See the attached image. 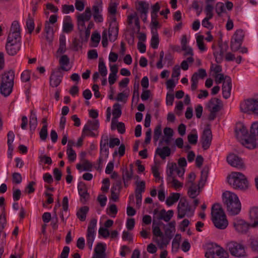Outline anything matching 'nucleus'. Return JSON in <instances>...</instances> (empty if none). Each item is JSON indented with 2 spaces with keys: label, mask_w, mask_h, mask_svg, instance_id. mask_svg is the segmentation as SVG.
Wrapping results in <instances>:
<instances>
[{
  "label": "nucleus",
  "mask_w": 258,
  "mask_h": 258,
  "mask_svg": "<svg viewBox=\"0 0 258 258\" xmlns=\"http://www.w3.org/2000/svg\"><path fill=\"white\" fill-rule=\"evenodd\" d=\"M187 139L190 144L195 145L198 142V136L196 134H189L187 136Z\"/></svg>",
  "instance_id": "nucleus-59"
},
{
  "label": "nucleus",
  "mask_w": 258,
  "mask_h": 258,
  "mask_svg": "<svg viewBox=\"0 0 258 258\" xmlns=\"http://www.w3.org/2000/svg\"><path fill=\"white\" fill-rule=\"evenodd\" d=\"M114 22L110 24L108 31L104 30L102 35V44L104 47L108 45L107 35L110 41H114L117 37L118 27L116 23V19H113Z\"/></svg>",
  "instance_id": "nucleus-7"
},
{
  "label": "nucleus",
  "mask_w": 258,
  "mask_h": 258,
  "mask_svg": "<svg viewBox=\"0 0 258 258\" xmlns=\"http://www.w3.org/2000/svg\"><path fill=\"white\" fill-rule=\"evenodd\" d=\"M159 38L158 34H154L151 38V46L153 48L156 49L158 47L159 44Z\"/></svg>",
  "instance_id": "nucleus-53"
},
{
  "label": "nucleus",
  "mask_w": 258,
  "mask_h": 258,
  "mask_svg": "<svg viewBox=\"0 0 258 258\" xmlns=\"http://www.w3.org/2000/svg\"><path fill=\"white\" fill-rule=\"evenodd\" d=\"M89 211L88 206H83L81 207L77 212V216L81 221H84L86 218V215Z\"/></svg>",
  "instance_id": "nucleus-30"
},
{
  "label": "nucleus",
  "mask_w": 258,
  "mask_h": 258,
  "mask_svg": "<svg viewBox=\"0 0 258 258\" xmlns=\"http://www.w3.org/2000/svg\"><path fill=\"white\" fill-rule=\"evenodd\" d=\"M156 153L159 155L162 159H165L166 157L170 156L171 149L167 146L162 148H158L156 150Z\"/></svg>",
  "instance_id": "nucleus-26"
},
{
  "label": "nucleus",
  "mask_w": 258,
  "mask_h": 258,
  "mask_svg": "<svg viewBox=\"0 0 258 258\" xmlns=\"http://www.w3.org/2000/svg\"><path fill=\"white\" fill-rule=\"evenodd\" d=\"M20 26L18 21H14L11 25L6 44L21 47Z\"/></svg>",
  "instance_id": "nucleus-5"
},
{
  "label": "nucleus",
  "mask_w": 258,
  "mask_h": 258,
  "mask_svg": "<svg viewBox=\"0 0 258 258\" xmlns=\"http://www.w3.org/2000/svg\"><path fill=\"white\" fill-rule=\"evenodd\" d=\"M70 252V248L68 246H64L60 254V258H68Z\"/></svg>",
  "instance_id": "nucleus-64"
},
{
  "label": "nucleus",
  "mask_w": 258,
  "mask_h": 258,
  "mask_svg": "<svg viewBox=\"0 0 258 258\" xmlns=\"http://www.w3.org/2000/svg\"><path fill=\"white\" fill-rule=\"evenodd\" d=\"M37 124V118L34 114H31L30 117L29 125L30 130H34Z\"/></svg>",
  "instance_id": "nucleus-51"
},
{
  "label": "nucleus",
  "mask_w": 258,
  "mask_h": 258,
  "mask_svg": "<svg viewBox=\"0 0 258 258\" xmlns=\"http://www.w3.org/2000/svg\"><path fill=\"white\" fill-rule=\"evenodd\" d=\"M177 209L178 217L181 219L190 211V207L185 199H181L178 203Z\"/></svg>",
  "instance_id": "nucleus-12"
},
{
  "label": "nucleus",
  "mask_w": 258,
  "mask_h": 258,
  "mask_svg": "<svg viewBox=\"0 0 258 258\" xmlns=\"http://www.w3.org/2000/svg\"><path fill=\"white\" fill-rule=\"evenodd\" d=\"M98 70L101 76L105 77L107 75V70L102 58H99Z\"/></svg>",
  "instance_id": "nucleus-35"
},
{
  "label": "nucleus",
  "mask_w": 258,
  "mask_h": 258,
  "mask_svg": "<svg viewBox=\"0 0 258 258\" xmlns=\"http://www.w3.org/2000/svg\"><path fill=\"white\" fill-rule=\"evenodd\" d=\"M180 195L179 193H172L166 199V203L168 206H171L178 201Z\"/></svg>",
  "instance_id": "nucleus-34"
},
{
  "label": "nucleus",
  "mask_w": 258,
  "mask_h": 258,
  "mask_svg": "<svg viewBox=\"0 0 258 258\" xmlns=\"http://www.w3.org/2000/svg\"><path fill=\"white\" fill-rule=\"evenodd\" d=\"M204 36L202 35H199L197 38V43L199 48L201 51H204L206 49V47L203 42Z\"/></svg>",
  "instance_id": "nucleus-48"
},
{
  "label": "nucleus",
  "mask_w": 258,
  "mask_h": 258,
  "mask_svg": "<svg viewBox=\"0 0 258 258\" xmlns=\"http://www.w3.org/2000/svg\"><path fill=\"white\" fill-rule=\"evenodd\" d=\"M227 180L229 184L236 189H245L248 186L247 178L240 172H231L227 177Z\"/></svg>",
  "instance_id": "nucleus-4"
},
{
  "label": "nucleus",
  "mask_w": 258,
  "mask_h": 258,
  "mask_svg": "<svg viewBox=\"0 0 258 258\" xmlns=\"http://www.w3.org/2000/svg\"><path fill=\"white\" fill-rule=\"evenodd\" d=\"M7 136H8V144L9 150H10L12 152L13 150L12 143H13V142L14 141V139L15 138V135L12 131H10L8 133Z\"/></svg>",
  "instance_id": "nucleus-44"
},
{
  "label": "nucleus",
  "mask_w": 258,
  "mask_h": 258,
  "mask_svg": "<svg viewBox=\"0 0 258 258\" xmlns=\"http://www.w3.org/2000/svg\"><path fill=\"white\" fill-rule=\"evenodd\" d=\"M209 168L207 166H205L201 171V179L199 182L198 187L196 184L189 185L188 190V196L192 198L195 199L200 192V186H203L205 182L207 180Z\"/></svg>",
  "instance_id": "nucleus-8"
},
{
  "label": "nucleus",
  "mask_w": 258,
  "mask_h": 258,
  "mask_svg": "<svg viewBox=\"0 0 258 258\" xmlns=\"http://www.w3.org/2000/svg\"><path fill=\"white\" fill-rule=\"evenodd\" d=\"M78 190L79 195L81 198V202L83 203H85L89 198V195L87 192V190L85 185L80 184L78 185Z\"/></svg>",
  "instance_id": "nucleus-24"
},
{
  "label": "nucleus",
  "mask_w": 258,
  "mask_h": 258,
  "mask_svg": "<svg viewBox=\"0 0 258 258\" xmlns=\"http://www.w3.org/2000/svg\"><path fill=\"white\" fill-rule=\"evenodd\" d=\"M241 43H242V42H241V41L239 42V41L231 39V44H230V47H231V50L233 51H237L239 49V48L241 45Z\"/></svg>",
  "instance_id": "nucleus-46"
},
{
  "label": "nucleus",
  "mask_w": 258,
  "mask_h": 258,
  "mask_svg": "<svg viewBox=\"0 0 258 258\" xmlns=\"http://www.w3.org/2000/svg\"><path fill=\"white\" fill-rule=\"evenodd\" d=\"M120 144V141L118 138L110 139L109 142V146L111 148H114L115 146H118Z\"/></svg>",
  "instance_id": "nucleus-60"
},
{
  "label": "nucleus",
  "mask_w": 258,
  "mask_h": 258,
  "mask_svg": "<svg viewBox=\"0 0 258 258\" xmlns=\"http://www.w3.org/2000/svg\"><path fill=\"white\" fill-rule=\"evenodd\" d=\"M228 163L232 166L241 169L244 167V164L241 158L235 154L231 153L227 157Z\"/></svg>",
  "instance_id": "nucleus-11"
},
{
  "label": "nucleus",
  "mask_w": 258,
  "mask_h": 258,
  "mask_svg": "<svg viewBox=\"0 0 258 258\" xmlns=\"http://www.w3.org/2000/svg\"><path fill=\"white\" fill-rule=\"evenodd\" d=\"M21 49V47L10 45L9 44H6V50L7 53L10 55H16Z\"/></svg>",
  "instance_id": "nucleus-32"
},
{
  "label": "nucleus",
  "mask_w": 258,
  "mask_h": 258,
  "mask_svg": "<svg viewBox=\"0 0 258 258\" xmlns=\"http://www.w3.org/2000/svg\"><path fill=\"white\" fill-rule=\"evenodd\" d=\"M133 173L130 172L128 170L125 169L122 171V179L123 181L130 180L133 177Z\"/></svg>",
  "instance_id": "nucleus-55"
},
{
  "label": "nucleus",
  "mask_w": 258,
  "mask_h": 258,
  "mask_svg": "<svg viewBox=\"0 0 258 258\" xmlns=\"http://www.w3.org/2000/svg\"><path fill=\"white\" fill-rule=\"evenodd\" d=\"M176 164L175 163H171L168 167L169 170L167 171V179H169V177H173V173L174 171H175L176 169Z\"/></svg>",
  "instance_id": "nucleus-49"
},
{
  "label": "nucleus",
  "mask_w": 258,
  "mask_h": 258,
  "mask_svg": "<svg viewBox=\"0 0 258 258\" xmlns=\"http://www.w3.org/2000/svg\"><path fill=\"white\" fill-rule=\"evenodd\" d=\"M219 47V51H216L214 52V55L215 57L216 61L217 63H220L222 61L224 54L226 50V48L224 49L222 45H220Z\"/></svg>",
  "instance_id": "nucleus-33"
},
{
  "label": "nucleus",
  "mask_w": 258,
  "mask_h": 258,
  "mask_svg": "<svg viewBox=\"0 0 258 258\" xmlns=\"http://www.w3.org/2000/svg\"><path fill=\"white\" fill-rule=\"evenodd\" d=\"M71 141H69L68 144V149H67V154L68 155V158L69 160L73 162L74 161L76 158V154L75 152V151L73 149L72 147L70 145Z\"/></svg>",
  "instance_id": "nucleus-37"
},
{
  "label": "nucleus",
  "mask_w": 258,
  "mask_h": 258,
  "mask_svg": "<svg viewBox=\"0 0 258 258\" xmlns=\"http://www.w3.org/2000/svg\"><path fill=\"white\" fill-rule=\"evenodd\" d=\"M154 241L157 243L159 248L163 249L167 246L170 240L163 234L155 238Z\"/></svg>",
  "instance_id": "nucleus-21"
},
{
  "label": "nucleus",
  "mask_w": 258,
  "mask_h": 258,
  "mask_svg": "<svg viewBox=\"0 0 258 258\" xmlns=\"http://www.w3.org/2000/svg\"><path fill=\"white\" fill-rule=\"evenodd\" d=\"M244 37V33L241 29L237 30L234 33L232 39L242 42Z\"/></svg>",
  "instance_id": "nucleus-42"
},
{
  "label": "nucleus",
  "mask_w": 258,
  "mask_h": 258,
  "mask_svg": "<svg viewBox=\"0 0 258 258\" xmlns=\"http://www.w3.org/2000/svg\"><path fill=\"white\" fill-rule=\"evenodd\" d=\"M173 211L169 210L166 212L164 209H162L159 211L158 216L154 217L157 220H163L165 222H168L173 217Z\"/></svg>",
  "instance_id": "nucleus-18"
},
{
  "label": "nucleus",
  "mask_w": 258,
  "mask_h": 258,
  "mask_svg": "<svg viewBox=\"0 0 258 258\" xmlns=\"http://www.w3.org/2000/svg\"><path fill=\"white\" fill-rule=\"evenodd\" d=\"M136 188L135 192L142 193L145 189V182L144 181L136 182Z\"/></svg>",
  "instance_id": "nucleus-43"
},
{
  "label": "nucleus",
  "mask_w": 258,
  "mask_h": 258,
  "mask_svg": "<svg viewBox=\"0 0 258 258\" xmlns=\"http://www.w3.org/2000/svg\"><path fill=\"white\" fill-rule=\"evenodd\" d=\"M99 127V122L98 120H89L85 125L83 130L82 136H85L95 137V134L92 132L97 130Z\"/></svg>",
  "instance_id": "nucleus-10"
},
{
  "label": "nucleus",
  "mask_w": 258,
  "mask_h": 258,
  "mask_svg": "<svg viewBox=\"0 0 258 258\" xmlns=\"http://www.w3.org/2000/svg\"><path fill=\"white\" fill-rule=\"evenodd\" d=\"M97 224V220L95 219H92L87 229L88 233H95V228Z\"/></svg>",
  "instance_id": "nucleus-52"
},
{
  "label": "nucleus",
  "mask_w": 258,
  "mask_h": 258,
  "mask_svg": "<svg viewBox=\"0 0 258 258\" xmlns=\"http://www.w3.org/2000/svg\"><path fill=\"white\" fill-rule=\"evenodd\" d=\"M227 247L230 253L235 256L243 257L246 255L244 246L235 241H231L227 244Z\"/></svg>",
  "instance_id": "nucleus-9"
},
{
  "label": "nucleus",
  "mask_w": 258,
  "mask_h": 258,
  "mask_svg": "<svg viewBox=\"0 0 258 258\" xmlns=\"http://www.w3.org/2000/svg\"><path fill=\"white\" fill-rule=\"evenodd\" d=\"M149 8V5L148 3L145 2H140L139 3V7L137 9L142 15L147 14Z\"/></svg>",
  "instance_id": "nucleus-36"
},
{
  "label": "nucleus",
  "mask_w": 258,
  "mask_h": 258,
  "mask_svg": "<svg viewBox=\"0 0 258 258\" xmlns=\"http://www.w3.org/2000/svg\"><path fill=\"white\" fill-rule=\"evenodd\" d=\"M216 255L215 258H227V253L222 247L217 246V250L215 251Z\"/></svg>",
  "instance_id": "nucleus-40"
},
{
  "label": "nucleus",
  "mask_w": 258,
  "mask_h": 258,
  "mask_svg": "<svg viewBox=\"0 0 258 258\" xmlns=\"http://www.w3.org/2000/svg\"><path fill=\"white\" fill-rule=\"evenodd\" d=\"M207 73L206 72V70L203 69H200L197 72L195 73L192 77H194V76H196V78L198 80L199 78L203 79L204 78H205L207 76Z\"/></svg>",
  "instance_id": "nucleus-45"
},
{
  "label": "nucleus",
  "mask_w": 258,
  "mask_h": 258,
  "mask_svg": "<svg viewBox=\"0 0 258 258\" xmlns=\"http://www.w3.org/2000/svg\"><path fill=\"white\" fill-rule=\"evenodd\" d=\"M66 37L64 35H62L59 38V47L57 53H63L66 51Z\"/></svg>",
  "instance_id": "nucleus-39"
},
{
  "label": "nucleus",
  "mask_w": 258,
  "mask_h": 258,
  "mask_svg": "<svg viewBox=\"0 0 258 258\" xmlns=\"http://www.w3.org/2000/svg\"><path fill=\"white\" fill-rule=\"evenodd\" d=\"M59 63L60 64V69L64 71H68L70 70L69 68H67V67L70 63V59L67 55H62L59 59Z\"/></svg>",
  "instance_id": "nucleus-28"
},
{
  "label": "nucleus",
  "mask_w": 258,
  "mask_h": 258,
  "mask_svg": "<svg viewBox=\"0 0 258 258\" xmlns=\"http://www.w3.org/2000/svg\"><path fill=\"white\" fill-rule=\"evenodd\" d=\"M74 28V25L71 22L70 17H67L63 23V32L69 33L72 32Z\"/></svg>",
  "instance_id": "nucleus-31"
},
{
  "label": "nucleus",
  "mask_w": 258,
  "mask_h": 258,
  "mask_svg": "<svg viewBox=\"0 0 258 258\" xmlns=\"http://www.w3.org/2000/svg\"><path fill=\"white\" fill-rule=\"evenodd\" d=\"M91 17V11L90 8H86L84 13L79 15L77 18V21L79 26L82 27H85V22L88 21Z\"/></svg>",
  "instance_id": "nucleus-15"
},
{
  "label": "nucleus",
  "mask_w": 258,
  "mask_h": 258,
  "mask_svg": "<svg viewBox=\"0 0 258 258\" xmlns=\"http://www.w3.org/2000/svg\"><path fill=\"white\" fill-rule=\"evenodd\" d=\"M212 220L215 227L220 229H225L228 225L226 215L218 204H214L211 210Z\"/></svg>",
  "instance_id": "nucleus-2"
},
{
  "label": "nucleus",
  "mask_w": 258,
  "mask_h": 258,
  "mask_svg": "<svg viewBox=\"0 0 258 258\" xmlns=\"http://www.w3.org/2000/svg\"><path fill=\"white\" fill-rule=\"evenodd\" d=\"M121 188V181L120 180H117L113 184V185L111 188V190L120 192Z\"/></svg>",
  "instance_id": "nucleus-58"
},
{
  "label": "nucleus",
  "mask_w": 258,
  "mask_h": 258,
  "mask_svg": "<svg viewBox=\"0 0 258 258\" xmlns=\"http://www.w3.org/2000/svg\"><path fill=\"white\" fill-rule=\"evenodd\" d=\"M94 240V233L87 232V245L90 249H92Z\"/></svg>",
  "instance_id": "nucleus-54"
},
{
  "label": "nucleus",
  "mask_w": 258,
  "mask_h": 258,
  "mask_svg": "<svg viewBox=\"0 0 258 258\" xmlns=\"http://www.w3.org/2000/svg\"><path fill=\"white\" fill-rule=\"evenodd\" d=\"M258 142V122L252 124L250 134L247 138L244 139L242 144L247 148L253 149L257 147Z\"/></svg>",
  "instance_id": "nucleus-6"
},
{
  "label": "nucleus",
  "mask_w": 258,
  "mask_h": 258,
  "mask_svg": "<svg viewBox=\"0 0 258 258\" xmlns=\"http://www.w3.org/2000/svg\"><path fill=\"white\" fill-rule=\"evenodd\" d=\"M161 133L162 131L160 125L157 126L154 132L153 139L155 142H157L159 140Z\"/></svg>",
  "instance_id": "nucleus-56"
},
{
  "label": "nucleus",
  "mask_w": 258,
  "mask_h": 258,
  "mask_svg": "<svg viewBox=\"0 0 258 258\" xmlns=\"http://www.w3.org/2000/svg\"><path fill=\"white\" fill-rule=\"evenodd\" d=\"M40 137L42 140H45L47 137V126L44 124L41 128L40 133Z\"/></svg>",
  "instance_id": "nucleus-57"
},
{
  "label": "nucleus",
  "mask_w": 258,
  "mask_h": 258,
  "mask_svg": "<svg viewBox=\"0 0 258 258\" xmlns=\"http://www.w3.org/2000/svg\"><path fill=\"white\" fill-rule=\"evenodd\" d=\"M224 203L226 205L227 211L231 215L238 214L241 210V203L235 194L226 191L223 194Z\"/></svg>",
  "instance_id": "nucleus-1"
},
{
  "label": "nucleus",
  "mask_w": 258,
  "mask_h": 258,
  "mask_svg": "<svg viewBox=\"0 0 258 258\" xmlns=\"http://www.w3.org/2000/svg\"><path fill=\"white\" fill-rule=\"evenodd\" d=\"M234 226L236 230L240 233H246L250 226V224H248L242 220H239L234 222Z\"/></svg>",
  "instance_id": "nucleus-17"
},
{
  "label": "nucleus",
  "mask_w": 258,
  "mask_h": 258,
  "mask_svg": "<svg viewBox=\"0 0 258 258\" xmlns=\"http://www.w3.org/2000/svg\"><path fill=\"white\" fill-rule=\"evenodd\" d=\"M155 218L154 217L153 221V226H152V229H153V234L154 236L156 237H157L163 233L161 232L160 228L158 226H154L155 224Z\"/></svg>",
  "instance_id": "nucleus-47"
},
{
  "label": "nucleus",
  "mask_w": 258,
  "mask_h": 258,
  "mask_svg": "<svg viewBox=\"0 0 258 258\" xmlns=\"http://www.w3.org/2000/svg\"><path fill=\"white\" fill-rule=\"evenodd\" d=\"M88 57L89 59H94L98 57V53L95 49L90 50L88 52Z\"/></svg>",
  "instance_id": "nucleus-63"
},
{
  "label": "nucleus",
  "mask_w": 258,
  "mask_h": 258,
  "mask_svg": "<svg viewBox=\"0 0 258 258\" xmlns=\"http://www.w3.org/2000/svg\"><path fill=\"white\" fill-rule=\"evenodd\" d=\"M231 87V80L229 77L226 76V79L223 82L222 86L223 95L225 99L230 97Z\"/></svg>",
  "instance_id": "nucleus-16"
},
{
  "label": "nucleus",
  "mask_w": 258,
  "mask_h": 258,
  "mask_svg": "<svg viewBox=\"0 0 258 258\" xmlns=\"http://www.w3.org/2000/svg\"><path fill=\"white\" fill-rule=\"evenodd\" d=\"M235 133L238 139H242V137H244L247 135L248 132L245 126L241 123H239L236 125Z\"/></svg>",
  "instance_id": "nucleus-25"
},
{
  "label": "nucleus",
  "mask_w": 258,
  "mask_h": 258,
  "mask_svg": "<svg viewBox=\"0 0 258 258\" xmlns=\"http://www.w3.org/2000/svg\"><path fill=\"white\" fill-rule=\"evenodd\" d=\"M50 81L52 86L57 87L61 82L60 76L54 74H52Z\"/></svg>",
  "instance_id": "nucleus-41"
},
{
  "label": "nucleus",
  "mask_w": 258,
  "mask_h": 258,
  "mask_svg": "<svg viewBox=\"0 0 258 258\" xmlns=\"http://www.w3.org/2000/svg\"><path fill=\"white\" fill-rule=\"evenodd\" d=\"M249 219L251 222V227H256L258 226V208L253 207L250 209L249 211Z\"/></svg>",
  "instance_id": "nucleus-19"
},
{
  "label": "nucleus",
  "mask_w": 258,
  "mask_h": 258,
  "mask_svg": "<svg viewBox=\"0 0 258 258\" xmlns=\"http://www.w3.org/2000/svg\"><path fill=\"white\" fill-rule=\"evenodd\" d=\"M26 26L29 34H31L34 29V22L33 16L30 14L28 15V18L26 21Z\"/></svg>",
  "instance_id": "nucleus-38"
},
{
  "label": "nucleus",
  "mask_w": 258,
  "mask_h": 258,
  "mask_svg": "<svg viewBox=\"0 0 258 258\" xmlns=\"http://www.w3.org/2000/svg\"><path fill=\"white\" fill-rule=\"evenodd\" d=\"M6 224V215L5 213H3L0 215V241H3L6 236L5 232L3 231Z\"/></svg>",
  "instance_id": "nucleus-27"
},
{
  "label": "nucleus",
  "mask_w": 258,
  "mask_h": 258,
  "mask_svg": "<svg viewBox=\"0 0 258 258\" xmlns=\"http://www.w3.org/2000/svg\"><path fill=\"white\" fill-rule=\"evenodd\" d=\"M212 139V132L209 127L205 128L202 137V147L204 150L208 149Z\"/></svg>",
  "instance_id": "nucleus-13"
},
{
  "label": "nucleus",
  "mask_w": 258,
  "mask_h": 258,
  "mask_svg": "<svg viewBox=\"0 0 258 258\" xmlns=\"http://www.w3.org/2000/svg\"><path fill=\"white\" fill-rule=\"evenodd\" d=\"M112 114L113 117L112 119L111 128L113 130L114 129V124L116 123L115 119L120 117L121 114V107L119 104L115 103L114 104Z\"/></svg>",
  "instance_id": "nucleus-23"
},
{
  "label": "nucleus",
  "mask_w": 258,
  "mask_h": 258,
  "mask_svg": "<svg viewBox=\"0 0 258 258\" xmlns=\"http://www.w3.org/2000/svg\"><path fill=\"white\" fill-rule=\"evenodd\" d=\"M223 104L221 101L217 98H212L207 104V107L210 111L218 112L222 108Z\"/></svg>",
  "instance_id": "nucleus-14"
},
{
  "label": "nucleus",
  "mask_w": 258,
  "mask_h": 258,
  "mask_svg": "<svg viewBox=\"0 0 258 258\" xmlns=\"http://www.w3.org/2000/svg\"><path fill=\"white\" fill-rule=\"evenodd\" d=\"M14 77V72L12 70L5 72L2 75L0 90L1 93L5 96H9L12 92Z\"/></svg>",
  "instance_id": "nucleus-3"
},
{
  "label": "nucleus",
  "mask_w": 258,
  "mask_h": 258,
  "mask_svg": "<svg viewBox=\"0 0 258 258\" xmlns=\"http://www.w3.org/2000/svg\"><path fill=\"white\" fill-rule=\"evenodd\" d=\"M97 201L99 202L101 207H104L106 205L107 198L102 195H100L97 198Z\"/></svg>",
  "instance_id": "nucleus-62"
},
{
  "label": "nucleus",
  "mask_w": 258,
  "mask_h": 258,
  "mask_svg": "<svg viewBox=\"0 0 258 258\" xmlns=\"http://www.w3.org/2000/svg\"><path fill=\"white\" fill-rule=\"evenodd\" d=\"M254 100L248 99L244 101L240 104V109L244 113H250L251 112L253 107Z\"/></svg>",
  "instance_id": "nucleus-22"
},
{
  "label": "nucleus",
  "mask_w": 258,
  "mask_h": 258,
  "mask_svg": "<svg viewBox=\"0 0 258 258\" xmlns=\"http://www.w3.org/2000/svg\"><path fill=\"white\" fill-rule=\"evenodd\" d=\"M108 138L107 136L102 137L100 143V155L104 156V158L106 159L108 156L109 151L107 147L108 144Z\"/></svg>",
  "instance_id": "nucleus-20"
},
{
  "label": "nucleus",
  "mask_w": 258,
  "mask_h": 258,
  "mask_svg": "<svg viewBox=\"0 0 258 258\" xmlns=\"http://www.w3.org/2000/svg\"><path fill=\"white\" fill-rule=\"evenodd\" d=\"M105 246L101 243H99L95 248V252L96 258H104L105 254Z\"/></svg>",
  "instance_id": "nucleus-29"
},
{
  "label": "nucleus",
  "mask_w": 258,
  "mask_h": 258,
  "mask_svg": "<svg viewBox=\"0 0 258 258\" xmlns=\"http://www.w3.org/2000/svg\"><path fill=\"white\" fill-rule=\"evenodd\" d=\"M224 5L222 3H218L216 4V11L218 15H220V14L224 12Z\"/></svg>",
  "instance_id": "nucleus-61"
},
{
  "label": "nucleus",
  "mask_w": 258,
  "mask_h": 258,
  "mask_svg": "<svg viewBox=\"0 0 258 258\" xmlns=\"http://www.w3.org/2000/svg\"><path fill=\"white\" fill-rule=\"evenodd\" d=\"M167 180L172 183V186L177 189V188L181 187L182 186L183 184L181 182H179L178 180L176 179L174 177H169V179H168Z\"/></svg>",
  "instance_id": "nucleus-50"
}]
</instances>
